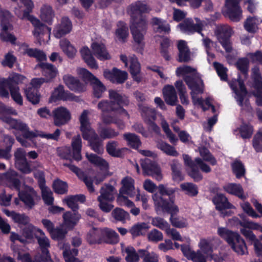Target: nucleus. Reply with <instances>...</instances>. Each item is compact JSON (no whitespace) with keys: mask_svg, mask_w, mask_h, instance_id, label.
<instances>
[{"mask_svg":"<svg viewBox=\"0 0 262 262\" xmlns=\"http://www.w3.org/2000/svg\"><path fill=\"white\" fill-rule=\"evenodd\" d=\"M245 79H242L239 74H238L237 81L238 83L239 90H238L237 86L233 84H231L230 86L237 96V101L239 106L242 107L244 105V101L246 96L248 94V91L244 83Z\"/></svg>","mask_w":262,"mask_h":262,"instance_id":"nucleus-22","label":"nucleus"},{"mask_svg":"<svg viewBox=\"0 0 262 262\" xmlns=\"http://www.w3.org/2000/svg\"><path fill=\"white\" fill-rule=\"evenodd\" d=\"M72 29V24L68 17L62 18L60 24L57 25L53 30L54 36L57 38H60L66 34L69 33Z\"/></svg>","mask_w":262,"mask_h":262,"instance_id":"nucleus-23","label":"nucleus"},{"mask_svg":"<svg viewBox=\"0 0 262 262\" xmlns=\"http://www.w3.org/2000/svg\"><path fill=\"white\" fill-rule=\"evenodd\" d=\"M36 162L28 161L27 159L17 162L15 163L16 168L23 174L30 173L33 169L31 167L32 163H35Z\"/></svg>","mask_w":262,"mask_h":262,"instance_id":"nucleus-57","label":"nucleus"},{"mask_svg":"<svg viewBox=\"0 0 262 262\" xmlns=\"http://www.w3.org/2000/svg\"><path fill=\"white\" fill-rule=\"evenodd\" d=\"M52 188L54 192L58 194H64L68 192V183L58 178L54 180Z\"/></svg>","mask_w":262,"mask_h":262,"instance_id":"nucleus-53","label":"nucleus"},{"mask_svg":"<svg viewBox=\"0 0 262 262\" xmlns=\"http://www.w3.org/2000/svg\"><path fill=\"white\" fill-rule=\"evenodd\" d=\"M68 232L62 228L57 227L50 234L51 238L54 241H58V247L63 249L66 246V236Z\"/></svg>","mask_w":262,"mask_h":262,"instance_id":"nucleus-39","label":"nucleus"},{"mask_svg":"<svg viewBox=\"0 0 262 262\" xmlns=\"http://www.w3.org/2000/svg\"><path fill=\"white\" fill-rule=\"evenodd\" d=\"M160 194L152 195L155 210L158 214L167 213L170 215L169 221L172 226L183 228L186 227L187 223L183 218L176 215L179 212L178 206L175 204V195L176 188L167 187L163 184L159 186Z\"/></svg>","mask_w":262,"mask_h":262,"instance_id":"nucleus-1","label":"nucleus"},{"mask_svg":"<svg viewBox=\"0 0 262 262\" xmlns=\"http://www.w3.org/2000/svg\"><path fill=\"white\" fill-rule=\"evenodd\" d=\"M157 147L168 156L175 157L179 156V152L176 150L175 148L166 142H159L157 144Z\"/></svg>","mask_w":262,"mask_h":262,"instance_id":"nucleus-60","label":"nucleus"},{"mask_svg":"<svg viewBox=\"0 0 262 262\" xmlns=\"http://www.w3.org/2000/svg\"><path fill=\"white\" fill-rule=\"evenodd\" d=\"M219 235L227 242L232 249L239 255H244L247 252V247L245 240L236 232L226 228L219 227L217 229Z\"/></svg>","mask_w":262,"mask_h":262,"instance_id":"nucleus-3","label":"nucleus"},{"mask_svg":"<svg viewBox=\"0 0 262 262\" xmlns=\"http://www.w3.org/2000/svg\"><path fill=\"white\" fill-rule=\"evenodd\" d=\"M141 166L144 175L152 176L158 181L162 179L160 167L154 160L146 158L141 161Z\"/></svg>","mask_w":262,"mask_h":262,"instance_id":"nucleus-11","label":"nucleus"},{"mask_svg":"<svg viewBox=\"0 0 262 262\" xmlns=\"http://www.w3.org/2000/svg\"><path fill=\"white\" fill-rule=\"evenodd\" d=\"M18 196L25 206L29 209L33 208L35 205V198L37 196V192L31 186L26 187L24 190H18Z\"/></svg>","mask_w":262,"mask_h":262,"instance_id":"nucleus-14","label":"nucleus"},{"mask_svg":"<svg viewBox=\"0 0 262 262\" xmlns=\"http://www.w3.org/2000/svg\"><path fill=\"white\" fill-rule=\"evenodd\" d=\"M138 106L144 122L155 132H159L160 128L155 123V121L157 119V112L156 109L144 105L142 104H139Z\"/></svg>","mask_w":262,"mask_h":262,"instance_id":"nucleus-8","label":"nucleus"},{"mask_svg":"<svg viewBox=\"0 0 262 262\" xmlns=\"http://www.w3.org/2000/svg\"><path fill=\"white\" fill-rule=\"evenodd\" d=\"M151 23L153 26H157V27L154 29L157 33L168 34L170 31V25L165 20H163L161 18L153 17Z\"/></svg>","mask_w":262,"mask_h":262,"instance_id":"nucleus-45","label":"nucleus"},{"mask_svg":"<svg viewBox=\"0 0 262 262\" xmlns=\"http://www.w3.org/2000/svg\"><path fill=\"white\" fill-rule=\"evenodd\" d=\"M212 201L215 205L216 209L221 211L222 213H224V215H226L227 213L223 212V210L233 208V205L228 201V199L222 193H217L212 198Z\"/></svg>","mask_w":262,"mask_h":262,"instance_id":"nucleus-24","label":"nucleus"},{"mask_svg":"<svg viewBox=\"0 0 262 262\" xmlns=\"http://www.w3.org/2000/svg\"><path fill=\"white\" fill-rule=\"evenodd\" d=\"M86 240L89 245L100 244L102 243V228L93 227L88 232Z\"/></svg>","mask_w":262,"mask_h":262,"instance_id":"nucleus-35","label":"nucleus"},{"mask_svg":"<svg viewBox=\"0 0 262 262\" xmlns=\"http://www.w3.org/2000/svg\"><path fill=\"white\" fill-rule=\"evenodd\" d=\"M141 258L143 262H159L158 255L155 252H149L147 249H139Z\"/></svg>","mask_w":262,"mask_h":262,"instance_id":"nucleus-58","label":"nucleus"},{"mask_svg":"<svg viewBox=\"0 0 262 262\" xmlns=\"http://www.w3.org/2000/svg\"><path fill=\"white\" fill-rule=\"evenodd\" d=\"M252 145L257 152H262V128L254 135Z\"/></svg>","mask_w":262,"mask_h":262,"instance_id":"nucleus-64","label":"nucleus"},{"mask_svg":"<svg viewBox=\"0 0 262 262\" xmlns=\"http://www.w3.org/2000/svg\"><path fill=\"white\" fill-rule=\"evenodd\" d=\"M98 136L102 140L113 139L119 135V132L107 126H100L97 129Z\"/></svg>","mask_w":262,"mask_h":262,"instance_id":"nucleus-47","label":"nucleus"},{"mask_svg":"<svg viewBox=\"0 0 262 262\" xmlns=\"http://www.w3.org/2000/svg\"><path fill=\"white\" fill-rule=\"evenodd\" d=\"M118 142L115 141H108L106 145V150L108 154L112 157L122 158L124 156V151L126 149L125 148L117 149Z\"/></svg>","mask_w":262,"mask_h":262,"instance_id":"nucleus-43","label":"nucleus"},{"mask_svg":"<svg viewBox=\"0 0 262 262\" xmlns=\"http://www.w3.org/2000/svg\"><path fill=\"white\" fill-rule=\"evenodd\" d=\"M123 139L128 145L133 149H138L141 145L139 137L134 133H127L123 134Z\"/></svg>","mask_w":262,"mask_h":262,"instance_id":"nucleus-51","label":"nucleus"},{"mask_svg":"<svg viewBox=\"0 0 262 262\" xmlns=\"http://www.w3.org/2000/svg\"><path fill=\"white\" fill-rule=\"evenodd\" d=\"M100 194L97 198V200H104L107 201H114L116 190L115 187L110 184H105L101 187L99 191Z\"/></svg>","mask_w":262,"mask_h":262,"instance_id":"nucleus-34","label":"nucleus"},{"mask_svg":"<svg viewBox=\"0 0 262 262\" xmlns=\"http://www.w3.org/2000/svg\"><path fill=\"white\" fill-rule=\"evenodd\" d=\"M59 44L61 49L68 57L72 58L75 56L77 50L68 39H61Z\"/></svg>","mask_w":262,"mask_h":262,"instance_id":"nucleus-50","label":"nucleus"},{"mask_svg":"<svg viewBox=\"0 0 262 262\" xmlns=\"http://www.w3.org/2000/svg\"><path fill=\"white\" fill-rule=\"evenodd\" d=\"M18 177V174L16 171L10 170L3 174L1 179L9 188L18 191L21 187V182Z\"/></svg>","mask_w":262,"mask_h":262,"instance_id":"nucleus-18","label":"nucleus"},{"mask_svg":"<svg viewBox=\"0 0 262 262\" xmlns=\"http://www.w3.org/2000/svg\"><path fill=\"white\" fill-rule=\"evenodd\" d=\"M38 243L41 251L39 257L40 262H52L48 250V248L50 246L49 239L47 237H39Z\"/></svg>","mask_w":262,"mask_h":262,"instance_id":"nucleus-27","label":"nucleus"},{"mask_svg":"<svg viewBox=\"0 0 262 262\" xmlns=\"http://www.w3.org/2000/svg\"><path fill=\"white\" fill-rule=\"evenodd\" d=\"M85 201V196L84 194L70 195L67 196L63 200V202L65 203L69 208H71L72 211H77L79 206L78 202L84 203Z\"/></svg>","mask_w":262,"mask_h":262,"instance_id":"nucleus-33","label":"nucleus"},{"mask_svg":"<svg viewBox=\"0 0 262 262\" xmlns=\"http://www.w3.org/2000/svg\"><path fill=\"white\" fill-rule=\"evenodd\" d=\"M91 48L93 54L98 59L103 61L111 59V57L103 43L94 42L91 45Z\"/></svg>","mask_w":262,"mask_h":262,"instance_id":"nucleus-25","label":"nucleus"},{"mask_svg":"<svg viewBox=\"0 0 262 262\" xmlns=\"http://www.w3.org/2000/svg\"><path fill=\"white\" fill-rule=\"evenodd\" d=\"M126 253L125 260L126 262H139L141 254L137 252L133 246H128L125 249Z\"/></svg>","mask_w":262,"mask_h":262,"instance_id":"nucleus-59","label":"nucleus"},{"mask_svg":"<svg viewBox=\"0 0 262 262\" xmlns=\"http://www.w3.org/2000/svg\"><path fill=\"white\" fill-rule=\"evenodd\" d=\"M240 0H226V14L233 21L238 22L242 16V10L239 6Z\"/></svg>","mask_w":262,"mask_h":262,"instance_id":"nucleus-13","label":"nucleus"},{"mask_svg":"<svg viewBox=\"0 0 262 262\" xmlns=\"http://www.w3.org/2000/svg\"><path fill=\"white\" fill-rule=\"evenodd\" d=\"M239 132L243 139H249L253 134V127L250 123H243L239 128Z\"/></svg>","mask_w":262,"mask_h":262,"instance_id":"nucleus-62","label":"nucleus"},{"mask_svg":"<svg viewBox=\"0 0 262 262\" xmlns=\"http://www.w3.org/2000/svg\"><path fill=\"white\" fill-rule=\"evenodd\" d=\"M150 10L149 6L144 2L138 1L133 3L130 5V15L132 22L138 21L140 19L144 18L147 23L146 17L143 14L148 13Z\"/></svg>","mask_w":262,"mask_h":262,"instance_id":"nucleus-10","label":"nucleus"},{"mask_svg":"<svg viewBox=\"0 0 262 262\" xmlns=\"http://www.w3.org/2000/svg\"><path fill=\"white\" fill-rule=\"evenodd\" d=\"M54 17V13L52 7L50 6L44 5L40 10V17L45 22L51 25Z\"/></svg>","mask_w":262,"mask_h":262,"instance_id":"nucleus-52","label":"nucleus"},{"mask_svg":"<svg viewBox=\"0 0 262 262\" xmlns=\"http://www.w3.org/2000/svg\"><path fill=\"white\" fill-rule=\"evenodd\" d=\"M184 80L189 89L191 90L190 95L193 102L195 103V95L202 94L204 92V84L203 80L200 78L199 82H198L195 78L189 75L185 76L184 77Z\"/></svg>","mask_w":262,"mask_h":262,"instance_id":"nucleus-16","label":"nucleus"},{"mask_svg":"<svg viewBox=\"0 0 262 262\" xmlns=\"http://www.w3.org/2000/svg\"><path fill=\"white\" fill-rule=\"evenodd\" d=\"M25 77L18 73H14L9 76L7 79H4L8 85V88H19L18 85L23 82Z\"/></svg>","mask_w":262,"mask_h":262,"instance_id":"nucleus-55","label":"nucleus"},{"mask_svg":"<svg viewBox=\"0 0 262 262\" xmlns=\"http://www.w3.org/2000/svg\"><path fill=\"white\" fill-rule=\"evenodd\" d=\"M34 27V35L38 36L40 34L43 35L46 33H51V28L45 24L42 23L35 16L29 19Z\"/></svg>","mask_w":262,"mask_h":262,"instance_id":"nucleus-40","label":"nucleus"},{"mask_svg":"<svg viewBox=\"0 0 262 262\" xmlns=\"http://www.w3.org/2000/svg\"><path fill=\"white\" fill-rule=\"evenodd\" d=\"M4 122L8 124L10 127L17 130H24L27 127V124L17 119H13L11 117L6 118Z\"/></svg>","mask_w":262,"mask_h":262,"instance_id":"nucleus-61","label":"nucleus"},{"mask_svg":"<svg viewBox=\"0 0 262 262\" xmlns=\"http://www.w3.org/2000/svg\"><path fill=\"white\" fill-rule=\"evenodd\" d=\"M53 113L54 124L56 126L65 125L71 119V114L66 107H58L53 111Z\"/></svg>","mask_w":262,"mask_h":262,"instance_id":"nucleus-17","label":"nucleus"},{"mask_svg":"<svg viewBox=\"0 0 262 262\" xmlns=\"http://www.w3.org/2000/svg\"><path fill=\"white\" fill-rule=\"evenodd\" d=\"M129 62L130 74H131L133 80L137 83H139L142 80V77L140 75L141 72L140 63L138 61L137 58L135 55L130 57Z\"/></svg>","mask_w":262,"mask_h":262,"instance_id":"nucleus-31","label":"nucleus"},{"mask_svg":"<svg viewBox=\"0 0 262 262\" xmlns=\"http://www.w3.org/2000/svg\"><path fill=\"white\" fill-rule=\"evenodd\" d=\"M150 226L147 223H138L133 225L129 230V232L133 237L145 235Z\"/></svg>","mask_w":262,"mask_h":262,"instance_id":"nucleus-42","label":"nucleus"},{"mask_svg":"<svg viewBox=\"0 0 262 262\" xmlns=\"http://www.w3.org/2000/svg\"><path fill=\"white\" fill-rule=\"evenodd\" d=\"M104 76L112 82L116 84H122L127 79L128 74L125 71H122L116 68L112 71L105 70L103 73Z\"/></svg>","mask_w":262,"mask_h":262,"instance_id":"nucleus-19","label":"nucleus"},{"mask_svg":"<svg viewBox=\"0 0 262 262\" xmlns=\"http://www.w3.org/2000/svg\"><path fill=\"white\" fill-rule=\"evenodd\" d=\"M253 88L252 95L255 98V104L262 106V76L258 69L253 71Z\"/></svg>","mask_w":262,"mask_h":262,"instance_id":"nucleus-15","label":"nucleus"},{"mask_svg":"<svg viewBox=\"0 0 262 262\" xmlns=\"http://www.w3.org/2000/svg\"><path fill=\"white\" fill-rule=\"evenodd\" d=\"M117 26L118 28L116 30L115 35L119 41L125 42L129 35L128 26L123 21H118Z\"/></svg>","mask_w":262,"mask_h":262,"instance_id":"nucleus-44","label":"nucleus"},{"mask_svg":"<svg viewBox=\"0 0 262 262\" xmlns=\"http://www.w3.org/2000/svg\"><path fill=\"white\" fill-rule=\"evenodd\" d=\"M249 65V60L246 57L239 58L235 63L236 68L244 76L245 79L247 78L248 76Z\"/></svg>","mask_w":262,"mask_h":262,"instance_id":"nucleus-56","label":"nucleus"},{"mask_svg":"<svg viewBox=\"0 0 262 262\" xmlns=\"http://www.w3.org/2000/svg\"><path fill=\"white\" fill-rule=\"evenodd\" d=\"M163 94L165 102L170 105L174 106L178 102V97L176 90L171 85H166L163 89Z\"/></svg>","mask_w":262,"mask_h":262,"instance_id":"nucleus-28","label":"nucleus"},{"mask_svg":"<svg viewBox=\"0 0 262 262\" xmlns=\"http://www.w3.org/2000/svg\"><path fill=\"white\" fill-rule=\"evenodd\" d=\"M194 19L196 21L195 24L194 23L192 18H185L182 23L178 25V27L183 33L189 34L197 32L203 36V34L202 33L204 27L203 21L198 17H195Z\"/></svg>","mask_w":262,"mask_h":262,"instance_id":"nucleus-9","label":"nucleus"},{"mask_svg":"<svg viewBox=\"0 0 262 262\" xmlns=\"http://www.w3.org/2000/svg\"><path fill=\"white\" fill-rule=\"evenodd\" d=\"M86 157L89 162L95 166L99 167L102 169H107L108 168V164L107 161L97 155L94 154H86Z\"/></svg>","mask_w":262,"mask_h":262,"instance_id":"nucleus-49","label":"nucleus"},{"mask_svg":"<svg viewBox=\"0 0 262 262\" xmlns=\"http://www.w3.org/2000/svg\"><path fill=\"white\" fill-rule=\"evenodd\" d=\"M27 100L32 104L35 105L39 103L41 95L38 89L35 88H27L25 91Z\"/></svg>","mask_w":262,"mask_h":262,"instance_id":"nucleus-48","label":"nucleus"},{"mask_svg":"<svg viewBox=\"0 0 262 262\" xmlns=\"http://www.w3.org/2000/svg\"><path fill=\"white\" fill-rule=\"evenodd\" d=\"M12 15L9 11L5 9L0 10L1 27L2 31L0 33V38L3 41L10 42L14 43L16 38L8 32L9 30H12L13 26L10 22Z\"/></svg>","mask_w":262,"mask_h":262,"instance_id":"nucleus-5","label":"nucleus"},{"mask_svg":"<svg viewBox=\"0 0 262 262\" xmlns=\"http://www.w3.org/2000/svg\"><path fill=\"white\" fill-rule=\"evenodd\" d=\"M24 54H27L30 57L35 58L39 62L47 60L45 53L37 48H27L25 50Z\"/></svg>","mask_w":262,"mask_h":262,"instance_id":"nucleus-54","label":"nucleus"},{"mask_svg":"<svg viewBox=\"0 0 262 262\" xmlns=\"http://www.w3.org/2000/svg\"><path fill=\"white\" fill-rule=\"evenodd\" d=\"M51 98L55 101L57 100L77 101L78 99V97L73 93L68 91H66L64 86L61 84L55 88L51 95Z\"/></svg>","mask_w":262,"mask_h":262,"instance_id":"nucleus-20","label":"nucleus"},{"mask_svg":"<svg viewBox=\"0 0 262 262\" xmlns=\"http://www.w3.org/2000/svg\"><path fill=\"white\" fill-rule=\"evenodd\" d=\"M63 80L68 88L75 93H82L85 91V86L80 80L71 75H65Z\"/></svg>","mask_w":262,"mask_h":262,"instance_id":"nucleus-21","label":"nucleus"},{"mask_svg":"<svg viewBox=\"0 0 262 262\" xmlns=\"http://www.w3.org/2000/svg\"><path fill=\"white\" fill-rule=\"evenodd\" d=\"M147 28V23L144 18L140 19L138 21L132 22L130 26L133 39L137 44L136 50L141 54L143 53L145 47V42L143 40Z\"/></svg>","mask_w":262,"mask_h":262,"instance_id":"nucleus-4","label":"nucleus"},{"mask_svg":"<svg viewBox=\"0 0 262 262\" xmlns=\"http://www.w3.org/2000/svg\"><path fill=\"white\" fill-rule=\"evenodd\" d=\"M215 34L219 42L227 53L232 51L231 37L233 34L232 28L228 25H221L216 27Z\"/></svg>","mask_w":262,"mask_h":262,"instance_id":"nucleus-6","label":"nucleus"},{"mask_svg":"<svg viewBox=\"0 0 262 262\" xmlns=\"http://www.w3.org/2000/svg\"><path fill=\"white\" fill-rule=\"evenodd\" d=\"M62 217L66 227L69 229H73L78 222L81 215L77 211H67L63 213Z\"/></svg>","mask_w":262,"mask_h":262,"instance_id":"nucleus-32","label":"nucleus"},{"mask_svg":"<svg viewBox=\"0 0 262 262\" xmlns=\"http://www.w3.org/2000/svg\"><path fill=\"white\" fill-rule=\"evenodd\" d=\"M40 69L42 75L46 77L47 81L54 78L57 74L56 68L52 64L40 62L36 65Z\"/></svg>","mask_w":262,"mask_h":262,"instance_id":"nucleus-26","label":"nucleus"},{"mask_svg":"<svg viewBox=\"0 0 262 262\" xmlns=\"http://www.w3.org/2000/svg\"><path fill=\"white\" fill-rule=\"evenodd\" d=\"M224 189L227 193L234 195L243 201L247 198L243 187L240 184L229 183L224 186Z\"/></svg>","mask_w":262,"mask_h":262,"instance_id":"nucleus-37","label":"nucleus"},{"mask_svg":"<svg viewBox=\"0 0 262 262\" xmlns=\"http://www.w3.org/2000/svg\"><path fill=\"white\" fill-rule=\"evenodd\" d=\"M82 73L84 78L88 80L92 85L94 96L97 98H101L103 93L106 90L105 86L88 70L83 69Z\"/></svg>","mask_w":262,"mask_h":262,"instance_id":"nucleus-12","label":"nucleus"},{"mask_svg":"<svg viewBox=\"0 0 262 262\" xmlns=\"http://www.w3.org/2000/svg\"><path fill=\"white\" fill-rule=\"evenodd\" d=\"M119 242V235L114 230L108 228H102V243L114 244Z\"/></svg>","mask_w":262,"mask_h":262,"instance_id":"nucleus-41","label":"nucleus"},{"mask_svg":"<svg viewBox=\"0 0 262 262\" xmlns=\"http://www.w3.org/2000/svg\"><path fill=\"white\" fill-rule=\"evenodd\" d=\"M108 97L110 100H103L98 103V108L103 112H114L129 118L128 112L123 108L124 106H127L129 103L128 97L114 90L108 91Z\"/></svg>","mask_w":262,"mask_h":262,"instance_id":"nucleus-2","label":"nucleus"},{"mask_svg":"<svg viewBox=\"0 0 262 262\" xmlns=\"http://www.w3.org/2000/svg\"><path fill=\"white\" fill-rule=\"evenodd\" d=\"M111 215L116 222L125 223L130 220L129 213L124 209L116 207L112 211Z\"/></svg>","mask_w":262,"mask_h":262,"instance_id":"nucleus-46","label":"nucleus"},{"mask_svg":"<svg viewBox=\"0 0 262 262\" xmlns=\"http://www.w3.org/2000/svg\"><path fill=\"white\" fill-rule=\"evenodd\" d=\"M177 47L179 51L177 61L180 63L188 62L191 59L190 52L187 46L186 42L183 40H179Z\"/></svg>","mask_w":262,"mask_h":262,"instance_id":"nucleus-29","label":"nucleus"},{"mask_svg":"<svg viewBox=\"0 0 262 262\" xmlns=\"http://www.w3.org/2000/svg\"><path fill=\"white\" fill-rule=\"evenodd\" d=\"M71 146L73 150L72 158L77 162L80 161L82 159L81 154L82 140L80 135H77L72 138Z\"/></svg>","mask_w":262,"mask_h":262,"instance_id":"nucleus-38","label":"nucleus"},{"mask_svg":"<svg viewBox=\"0 0 262 262\" xmlns=\"http://www.w3.org/2000/svg\"><path fill=\"white\" fill-rule=\"evenodd\" d=\"M180 187L182 190L186 191V193L190 196H195L199 193L197 185L192 183H184L181 184Z\"/></svg>","mask_w":262,"mask_h":262,"instance_id":"nucleus-63","label":"nucleus"},{"mask_svg":"<svg viewBox=\"0 0 262 262\" xmlns=\"http://www.w3.org/2000/svg\"><path fill=\"white\" fill-rule=\"evenodd\" d=\"M122 185L119 190L120 195L126 194L131 196L134 193L135 180L130 177L126 176L122 179L121 182Z\"/></svg>","mask_w":262,"mask_h":262,"instance_id":"nucleus-30","label":"nucleus"},{"mask_svg":"<svg viewBox=\"0 0 262 262\" xmlns=\"http://www.w3.org/2000/svg\"><path fill=\"white\" fill-rule=\"evenodd\" d=\"M33 176L37 180L38 185L41 191V196L44 203L47 205H52L54 202L53 193L46 185L45 173L42 170L34 172Z\"/></svg>","mask_w":262,"mask_h":262,"instance_id":"nucleus-7","label":"nucleus"},{"mask_svg":"<svg viewBox=\"0 0 262 262\" xmlns=\"http://www.w3.org/2000/svg\"><path fill=\"white\" fill-rule=\"evenodd\" d=\"M97 134L93 132L89 139H84L88 141L91 149L98 154H101L103 151V142Z\"/></svg>","mask_w":262,"mask_h":262,"instance_id":"nucleus-36","label":"nucleus"}]
</instances>
